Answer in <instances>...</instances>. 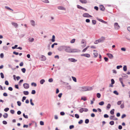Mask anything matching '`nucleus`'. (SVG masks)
<instances>
[{
    "mask_svg": "<svg viewBox=\"0 0 130 130\" xmlns=\"http://www.w3.org/2000/svg\"><path fill=\"white\" fill-rule=\"evenodd\" d=\"M79 111L80 113H82L84 111L83 108H82L80 109Z\"/></svg>",
    "mask_w": 130,
    "mask_h": 130,
    "instance_id": "603ef678",
    "label": "nucleus"
},
{
    "mask_svg": "<svg viewBox=\"0 0 130 130\" xmlns=\"http://www.w3.org/2000/svg\"><path fill=\"white\" fill-rule=\"evenodd\" d=\"M93 51L94 52L93 53V54L94 55V57L96 58L97 57L98 55V54L96 51L94 50Z\"/></svg>",
    "mask_w": 130,
    "mask_h": 130,
    "instance_id": "9b49d317",
    "label": "nucleus"
},
{
    "mask_svg": "<svg viewBox=\"0 0 130 130\" xmlns=\"http://www.w3.org/2000/svg\"><path fill=\"white\" fill-rule=\"evenodd\" d=\"M67 87V89L69 90H70L72 88L71 86L70 85L68 86Z\"/></svg>",
    "mask_w": 130,
    "mask_h": 130,
    "instance_id": "864d4df0",
    "label": "nucleus"
},
{
    "mask_svg": "<svg viewBox=\"0 0 130 130\" xmlns=\"http://www.w3.org/2000/svg\"><path fill=\"white\" fill-rule=\"evenodd\" d=\"M93 88L92 87H82L79 88V90L82 92L89 91L92 90Z\"/></svg>",
    "mask_w": 130,
    "mask_h": 130,
    "instance_id": "f257e3e1",
    "label": "nucleus"
},
{
    "mask_svg": "<svg viewBox=\"0 0 130 130\" xmlns=\"http://www.w3.org/2000/svg\"><path fill=\"white\" fill-rule=\"evenodd\" d=\"M127 68L126 66L125 65L123 67V70L124 71H126L127 70Z\"/></svg>",
    "mask_w": 130,
    "mask_h": 130,
    "instance_id": "a878e982",
    "label": "nucleus"
},
{
    "mask_svg": "<svg viewBox=\"0 0 130 130\" xmlns=\"http://www.w3.org/2000/svg\"><path fill=\"white\" fill-rule=\"evenodd\" d=\"M96 96H97V97L98 98H100V97H101V94H100V93H98L97 94Z\"/></svg>",
    "mask_w": 130,
    "mask_h": 130,
    "instance_id": "c9c22d12",
    "label": "nucleus"
},
{
    "mask_svg": "<svg viewBox=\"0 0 130 130\" xmlns=\"http://www.w3.org/2000/svg\"><path fill=\"white\" fill-rule=\"evenodd\" d=\"M36 93V91L35 90H32L31 91V93L32 94H35Z\"/></svg>",
    "mask_w": 130,
    "mask_h": 130,
    "instance_id": "680f3d73",
    "label": "nucleus"
},
{
    "mask_svg": "<svg viewBox=\"0 0 130 130\" xmlns=\"http://www.w3.org/2000/svg\"><path fill=\"white\" fill-rule=\"evenodd\" d=\"M81 100H84V101H86L87 100V99L85 97H82L81 98Z\"/></svg>",
    "mask_w": 130,
    "mask_h": 130,
    "instance_id": "7c9ffc66",
    "label": "nucleus"
},
{
    "mask_svg": "<svg viewBox=\"0 0 130 130\" xmlns=\"http://www.w3.org/2000/svg\"><path fill=\"white\" fill-rule=\"evenodd\" d=\"M41 60L42 61H45L46 59V57L44 55H41Z\"/></svg>",
    "mask_w": 130,
    "mask_h": 130,
    "instance_id": "1a4fd4ad",
    "label": "nucleus"
},
{
    "mask_svg": "<svg viewBox=\"0 0 130 130\" xmlns=\"http://www.w3.org/2000/svg\"><path fill=\"white\" fill-rule=\"evenodd\" d=\"M111 105L110 104H108L107 106V108L108 109L110 108Z\"/></svg>",
    "mask_w": 130,
    "mask_h": 130,
    "instance_id": "f704fd0d",
    "label": "nucleus"
},
{
    "mask_svg": "<svg viewBox=\"0 0 130 130\" xmlns=\"http://www.w3.org/2000/svg\"><path fill=\"white\" fill-rule=\"evenodd\" d=\"M0 75L1 78L3 79L4 77V75L3 73H0Z\"/></svg>",
    "mask_w": 130,
    "mask_h": 130,
    "instance_id": "e433bc0d",
    "label": "nucleus"
},
{
    "mask_svg": "<svg viewBox=\"0 0 130 130\" xmlns=\"http://www.w3.org/2000/svg\"><path fill=\"white\" fill-rule=\"evenodd\" d=\"M3 48L5 50H7L8 49L7 47L6 46H3Z\"/></svg>",
    "mask_w": 130,
    "mask_h": 130,
    "instance_id": "bf43d9fd",
    "label": "nucleus"
},
{
    "mask_svg": "<svg viewBox=\"0 0 130 130\" xmlns=\"http://www.w3.org/2000/svg\"><path fill=\"white\" fill-rule=\"evenodd\" d=\"M119 80L122 84V86L123 87H124L125 85L123 84L122 81V79L121 78H120Z\"/></svg>",
    "mask_w": 130,
    "mask_h": 130,
    "instance_id": "5701e85b",
    "label": "nucleus"
},
{
    "mask_svg": "<svg viewBox=\"0 0 130 130\" xmlns=\"http://www.w3.org/2000/svg\"><path fill=\"white\" fill-rule=\"evenodd\" d=\"M122 103V101H118L117 102V104L118 105H120Z\"/></svg>",
    "mask_w": 130,
    "mask_h": 130,
    "instance_id": "e2e57ef3",
    "label": "nucleus"
},
{
    "mask_svg": "<svg viewBox=\"0 0 130 130\" xmlns=\"http://www.w3.org/2000/svg\"><path fill=\"white\" fill-rule=\"evenodd\" d=\"M104 104V102L103 101H101L100 102H99V105H103Z\"/></svg>",
    "mask_w": 130,
    "mask_h": 130,
    "instance_id": "c756f323",
    "label": "nucleus"
},
{
    "mask_svg": "<svg viewBox=\"0 0 130 130\" xmlns=\"http://www.w3.org/2000/svg\"><path fill=\"white\" fill-rule=\"evenodd\" d=\"M31 85L32 86H34V87H36L37 86L36 83H32L31 84Z\"/></svg>",
    "mask_w": 130,
    "mask_h": 130,
    "instance_id": "79ce46f5",
    "label": "nucleus"
},
{
    "mask_svg": "<svg viewBox=\"0 0 130 130\" xmlns=\"http://www.w3.org/2000/svg\"><path fill=\"white\" fill-rule=\"evenodd\" d=\"M30 22L31 25L32 26H35V21L34 20H31L30 21Z\"/></svg>",
    "mask_w": 130,
    "mask_h": 130,
    "instance_id": "dca6fc26",
    "label": "nucleus"
},
{
    "mask_svg": "<svg viewBox=\"0 0 130 130\" xmlns=\"http://www.w3.org/2000/svg\"><path fill=\"white\" fill-rule=\"evenodd\" d=\"M30 102L31 104L32 105L34 106V103L32 102V99H31L30 100Z\"/></svg>",
    "mask_w": 130,
    "mask_h": 130,
    "instance_id": "de8ad7c7",
    "label": "nucleus"
},
{
    "mask_svg": "<svg viewBox=\"0 0 130 130\" xmlns=\"http://www.w3.org/2000/svg\"><path fill=\"white\" fill-rule=\"evenodd\" d=\"M114 124V122L113 121H111L109 122V124L111 125H113Z\"/></svg>",
    "mask_w": 130,
    "mask_h": 130,
    "instance_id": "72a5a7b5",
    "label": "nucleus"
},
{
    "mask_svg": "<svg viewBox=\"0 0 130 130\" xmlns=\"http://www.w3.org/2000/svg\"><path fill=\"white\" fill-rule=\"evenodd\" d=\"M18 46V45H15V46H12V48L13 49H15Z\"/></svg>",
    "mask_w": 130,
    "mask_h": 130,
    "instance_id": "5fc2aeb1",
    "label": "nucleus"
},
{
    "mask_svg": "<svg viewBox=\"0 0 130 130\" xmlns=\"http://www.w3.org/2000/svg\"><path fill=\"white\" fill-rule=\"evenodd\" d=\"M115 110L114 109H112L110 111V113L111 115H113L114 114V111Z\"/></svg>",
    "mask_w": 130,
    "mask_h": 130,
    "instance_id": "c85d7f7f",
    "label": "nucleus"
},
{
    "mask_svg": "<svg viewBox=\"0 0 130 130\" xmlns=\"http://www.w3.org/2000/svg\"><path fill=\"white\" fill-rule=\"evenodd\" d=\"M23 93L24 95H27L29 94V92L28 91H24L23 92Z\"/></svg>",
    "mask_w": 130,
    "mask_h": 130,
    "instance_id": "cd10ccee",
    "label": "nucleus"
},
{
    "mask_svg": "<svg viewBox=\"0 0 130 130\" xmlns=\"http://www.w3.org/2000/svg\"><path fill=\"white\" fill-rule=\"evenodd\" d=\"M17 103L18 104V105L19 106H20L21 105V102L20 101H18L17 102Z\"/></svg>",
    "mask_w": 130,
    "mask_h": 130,
    "instance_id": "3c124183",
    "label": "nucleus"
},
{
    "mask_svg": "<svg viewBox=\"0 0 130 130\" xmlns=\"http://www.w3.org/2000/svg\"><path fill=\"white\" fill-rule=\"evenodd\" d=\"M23 116L26 119H28V116L27 115H25L24 113H23Z\"/></svg>",
    "mask_w": 130,
    "mask_h": 130,
    "instance_id": "4c0bfd02",
    "label": "nucleus"
},
{
    "mask_svg": "<svg viewBox=\"0 0 130 130\" xmlns=\"http://www.w3.org/2000/svg\"><path fill=\"white\" fill-rule=\"evenodd\" d=\"M0 56L1 58H3L4 57V54L3 53H1L0 55Z\"/></svg>",
    "mask_w": 130,
    "mask_h": 130,
    "instance_id": "4d7b16f0",
    "label": "nucleus"
},
{
    "mask_svg": "<svg viewBox=\"0 0 130 130\" xmlns=\"http://www.w3.org/2000/svg\"><path fill=\"white\" fill-rule=\"evenodd\" d=\"M75 117L77 119H78L79 118V115L77 114H75Z\"/></svg>",
    "mask_w": 130,
    "mask_h": 130,
    "instance_id": "a18cd8bd",
    "label": "nucleus"
},
{
    "mask_svg": "<svg viewBox=\"0 0 130 130\" xmlns=\"http://www.w3.org/2000/svg\"><path fill=\"white\" fill-rule=\"evenodd\" d=\"M74 126L73 125H70L69 126V128L70 129H71L74 128Z\"/></svg>",
    "mask_w": 130,
    "mask_h": 130,
    "instance_id": "338daca9",
    "label": "nucleus"
},
{
    "mask_svg": "<svg viewBox=\"0 0 130 130\" xmlns=\"http://www.w3.org/2000/svg\"><path fill=\"white\" fill-rule=\"evenodd\" d=\"M99 39L100 42H103L105 40V38L102 37Z\"/></svg>",
    "mask_w": 130,
    "mask_h": 130,
    "instance_id": "9d476101",
    "label": "nucleus"
},
{
    "mask_svg": "<svg viewBox=\"0 0 130 130\" xmlns=\"http://www.w3.org/2000/svg\"><path fill=\"white\" fill-rule=\"evenodd\" d=\"M68 60L70 61L73 62H75L77 61V60L73 58H69Z\"/></svg>",
    "mask_w": 130,
    "mask_h": 130,
    "instance_id": "ddd939ff",
    "label": "nucleus"
},
{
    "mask_svg": "<svg viewBox=\"0 0 130 130\" xmlns=\"http://www.w3.org/2000/svg\"><path fill=\"white\" fill-rule=\"evenodd\" d=\"M83 111L87 112L88 111V109L86 108H83Z\"/></svg>",
    "mask_w": 130,
    "mask_h": 130,
    "instance_id": "13d9d810",
    "label": "nucleus"
},
{
    "mask_svg": "<svg viewBox=\"0 0 130 130\" xmlns=\"http://www.w3.org/2000/svg\"><path fill=\"white\" fill-rule=\"evenodd\" d=\"M89 47V46H88L87 47H86L82 51V52H85L87 50L88 48Z\"/></svg>",
    "mask_w": 130,
    "mask_h": 130,
    "instance_id": "2f4dec72",
    "label": "nucleus"
},
{
    "mask_svg": "<svg viewBox=\"0 0 130 130\" xmlns=\"http://www.w3.org/2000/svg\"><path fill=\"white\" fill-rule=\"evenodd\" d=\"M11 24L12 25L14 26L15 28H16L18 26V24L16 23L12 22Z\"/></svg>",
    "mask_w": 130,
    "mask_h": 130,
    "instance_id": "aec40b11",
    "label": "nucleus"
},
{
    "mask_svg": "<svg viewBox=\"0 0 130 130\" xmlns=\"http://www.w3.org/2000/svg\"><path fill=\"white\" fill-rule=\"evenodd\" d=\"M65 47V45H62L60 46L58 48V50L60 51H62L63 50H64Z\"/></svg>",
    "mask_w": 130,
    "mask_h": 130,
    "instance_id": "7ed1b4c3",
    "label": "nucleus"
},
{
    "mask_svg": "<svg viewBox=\"0 0 130 130\" xmlns=\"http://www.w3.org/2000/svg\"><path fill=\"white\" fill-rule=\"evenodd\" d=\"M28 40L29 42H32L34 40V39L33 38H29Z\"/></svg>",
    "mask_w": 130,
    "mask_h": 130,
    "instance_id": "4be33fe9",
    "label": "nucleus"
},
{
    "mask_svg": "<svg viewBox=\"0 0 130 130\" xmlns=\"http://www.w3.org/2000/svg\"><path fill=\"white\" fill-rule=\"evenodd\" d=\"M113 93L117 95H118L119 94L117 92V91L116 90H115L113 91Z\"/></svg>",
    "mask_w": 130,
    "mask_h": 130,
    "instance_id": "8fccbe9b",
    "label": "nucleus"
},
{
    "mask_svg": "<svg viewBox=\"0 0 130 130\" xmlns=\"http://www.w3.org/2000/svg\"><path fill=\"white\" fill-rule=\"evenodd\" d=\"M80 51L76 49H71V53L75 52H77Z\"/></svg>",
    "mask_w": 130,
    "mask_h": 130,
    "instance_id": "39448f33",
    "label": "nucleus"
},
{
    "mask_svg": "<svg viewBox=\"0 0 130 130\" xmlns=\"http://www.w3.org/2000/svg\"><path fill=\"white\" fill-rule=\"evenodd\" d=\"M58 44L57 43H55L52 45L51 47L52 48H53L55 45H57Z\"/></svg>",
    "mask_w": 130,
    "mask_h": 130,
    "instance_id": "473e14b6",
    "label": "nucleus"
},
{
    "mask_svg": "<svg viewBox=\"0 0 130 130\" xmlns=\"http://www.w3.org/2000/svg\"><path fill=\"white\" fill-rule=\"evenodd\" d=\"M100 10L103 11H104L105 10V8L103 6L101 5L100 6Z\"/></svg>",
    "mask_w": 130,
    "mask_h": 130,
    "instance_id": "a211bd4d",
    "label": "nucleus"
},
{
    "mask_svg": "<svg viewBox=\"0 0 130 130\" xmlns=\"http://www.w3.org/2000/svg\"><path fill=\"white\" fill-rule=\"evenodd\" d=\"M97 19L99 21L101 22L102 23H103L105 24H106L107 23V22H106L104 21L101 19H100L98 18Z\"/></svg>",
    "mask_w": 130,
    "mask_h": 130,
    "instance_id": "f3484780",
    "label": "nucleus"
},
{
    "mask_svg": "<svg viewBox=\"0 0 130 130\" xmlns=\"http://www.w3.org/2000/svg\"><path fill=\"white\" fill-rule=\"evenodd\" d=\"M80 2L83 4H86L87 3L86 0H79Z\"/></svg>",
    "mask_w": 130,
    "mask_h": 130,
    "instance_id": "6ab92c4d",
    "label": "nucleus"
},
{
    "mask_svg": "<svg viewBox=\"0 0 130 130\" xmlns=\"http://www.w3.org/2000/svg\"><path fill=\"white\" fill-rule=\"evenodd\" d=\"M114 27L115 29L116 30L120 28V26L118 23H115L114 24Z\"/></svg>",
    "mask_w": 130,
    "mask_h": 130,
    "instance_id": "423d86ee",
    "label": "nucleus"
},
{
    "mask_svg": "<svg viewBox=\"0 0 130 130\" xmlns=\"http://www.w3.org/2000/svg\"><path fill=\"white\" fill-rule=\"evenodd\" d=\"M100 41H99V39H98V40H96L94 42V43L95 44H97L98 43H100Z\"/></svg>",
    "mask_w": 130,
    "mask_h": 130,
    "instance_id": "49530a36",
    "label": "nucleus"
},
{
    "mask_svg": "<svg viewBox=\"0 0 130 130\" xmlns=\"http://www.w3.org/2000/svg\"><path fill=\"white\" fill-rule=\"evenodd\" d=\"M55 37L54 35H53L52 37V38L51 39V41L52 42H54L55 41Z\"/></svg>",
    "mask_w": 130,
    "mask_h": 130,
    "instance_id": "412c9836",
    "label": "nucleus"
},
{
    "mask_svg": "<svg viewBox=\"0 0 130 130\" xmlns=\"http://www.w3.org/2000/svg\"><path fill=\"white\" fill-rule=\"evenodd\" d=\"M92 23L93 25H95L96 24V21L95 20H92Z\"/></svg>",
    "mask_w": 130,
    "mask_h": 130,
    "instance_id": "c03bdc74",
    "label": "nucleus"
},
{
    "mask_svg": "<svg viewBox=\"0 0 130 130\" xmlns=\"http://www.w3.org/2000/svg\"><path fill=\"white\" fill-rule=\"evenodd\" d=\"M111 82L112 84H113L115 83V81L113 79H111Z\"/></svg>",
    "mask_w": 130,
    "mask_h": 130,
    "instance_id": "6e6d98bb",
    "label": "nucleus"
},
{
    "mask_svg": "<svg viewBox=\"0 0 130 130\" xmlns=\"http://www.w3.org/2000/svg\"><path fill=\"white\" fill-rule=\"evenodd\" d=\"M24 88L26 89H28L29 87V85L27 83H25L23 85Z\"/></svg>",
    "mask_w": 130,
    "mask_h": 130,
    "instance_id": "0eeeda50",
    "label": "nucleus"
},
{
    "mask_svg": "<svg viewBox=\"0 0 130 130\" xmlns=\"http://www.w3.org/2000/svg\"><path fill=\"white\" fill-rule=\"evenodd\" d=\"M75 39H73L71 40L70 41V43H73L74 42Z\"/></svg>",
    "mask_w": 130,
    "mask_h": 130,
    "instance_id": "a19ab883",
    "label": "nucleus"
},
{
    "mask_svg": "<svg viewBox=\"0 0 130 130\" xmlns=\"http://www.w3.org/2000/svg\"><path fill=\"white\" fill-rule=\"evenodd\" d=\"M124 105L123 103L120 106V108H123L124 107Z\"/></svg>",
    "mask_w": 130,
    "mask_h": 130,
    "instance_id": "052dcab7",
    "label": "nucleus"
},
{
    "mask_svg": "<svg viewBox=\"0 0 130 130\" xmlns=\"http://www.w3.org/2000/svg\"><path fill=\"white\" fill-rule=\"evenodd\" d=\"M107 55L110 59H112L113 57V55L111 54L110 53H107Z\"/></svg>",
    "mask_w": 130,
    "mask_h": 130,
    "instance_id": "4468645a",
    "label": "nucleus"
},
{
    "mask_svg": "<svg viewBox=\"0 0 130 130\" xmlns=\"http://www.w3.org/2000/svg\"><path fill=\"white\" fill-rule=\"evenodd\" d=\"M81 56H84L87 58H89L90 57V55L88 54H81Z\"/></svg>",
    "mask_w": 130,
    "mask_h": 130,
    "instance_id": "f8f14e48",
    "label": "nucleus"
},
{
    "mask_svg": "<svg viewBox=\"0 0 130 130\" xmlns=\"http://www.w3.org/2000/svg\"><path fill=\"white\" fill-rule=\"evenodd\" d=\"M45 81L44 79H42L40 80V83L41 84H43Z\"/></svg>",
    "mask_w": 130,
    "mask_h": 130,
    "instance_id": "b1692460",
    "label": "nucleus"
},
{
    "mask_svg": "<svg viewBox=\"0 0 130 130\" xmlns=\"http://www.w3.org/2000/svg\"><path fill=\"white\" fill-rule=\"evenodd\" d=\"M61 103L59 102H58L57 103V105L58 106V107H60Z\"/></svg>",
    "mask_w": 130,
    "mask_h": 130,
    "instance_id": "0e129e2a",
    "label": "nucleus"
},
{
    "mask_svg": "<svg viewBox=\"0 0 130 130\" xmlns=\"http://www.w3.org/2000/svg\"><path fill=\"white\" fill-rule=\"evenodd\" d=\"M64 50L66 52L71 53V48L69 46H65Z\"/></svg>",
    "mask_w": 130,
    "mask_h": 130,
    "instance_id": "f03ea898",
    "label": "nucleus"
},
{
    "mask_svg": "<svg viewBox=\"0 0 130 130\" xmlns=\"http://www.w3.org/2000/svg\"><path fill=\"white\" fill-rule=\"evenodd\" d=\"M42 1L46 3H48L49 2L48 0H42Z\"/></svg>",
    "mask_w": 130,
    "mask_h": 130,
    "instance_id": "bb28decb",
    "label": "nucleus"
},
{
    "mask_svg": "<svg viewBox=\"0 0 130 130\" xmlns=\"http://www.w3.org/2000/svg\"><path fill=\"white\" fill-rule=\"evenodd\" d=\"M8 114L7 113H5L3 115V117L5 118H6L8 117Z\"/></svg>",
    "mask_w": 130,
    "mask_h": 130,
    "instance_id": "393cba45",
    "label": "nucleus"
},
{
    "mask_svg": "<svg viewBox=\"0 0 130 130\" xmlns=\"http://www.w3.org/2000/svg\"><path fill=\"white\" fill-rule=\"evenodd\" d=\"M9 110V108H6L4 109V111L5 112Z\"/></svg>",
    "mask_w": 130,
    "mask_h": 130,
    "instance_id": "774afa93",
    "label": "nucleus"
},
{
    "mask_svg": "<svg viewBox=\"0 0 130 130\" xmlns=\"http://www.w3.org/2000/svg\"><path fill=\"white\" fill-rule=\"evenodd\" d=\"M21 71L23 73H25L26 71V69L25 68H23L21 69Z\"/></svg>",
    "mask_w": 130,
    "mask_h": 130,
    "instance_id": "09e8293b",
    "label": "nucleus"
},
{
    "mask_svg": "<svg viewBox=\"0 0 130 130\" xmlns=\"http://www.w3.org/2000/svg\"><path fill=\"white\" fill-rule=\"evenodd\" d=\"M48 81L50 82H52L53 81V79L52 78H50L49 79Z\"/></svg>",
    "mask_w": 130,
    "mask_h": 130,
    "instance_id": "69168bd1",
    "label": "nucleus"
},
{
    "mask_svg": "<svg viewBox=\"0 0 130 130\" xmlns=\"http://www.w3.org/2000/svg\"><path fill=\"white\" fill-rule=\"evenodd\" d=\"M83 16L84 17L89 18L92 17V16L89 15L88 13H84L83 14Z\"/></svg>",
    "mask_w": 130,
    "mask_h": 130,
    "instance_id": "20e7f679",
    "label": "nucleus"
},
{
    "mask_svg": "<svg viewBox=\"0 0 130 130\" xmlns=\"http://www.w3.org/2000/svg\"><path fill=\"white\" fill-rule=\"evenodd\" d=\"M109 118L110 120H118V118L115 117L114 115L113 116H111L109 117Z\"/></svg>",
    "mask_w": 130,
    "mask_h": 130,
    "instance_id": "6e6552de",
    "label": "nucleus"
},
{
    "mask_svg": "<svg viewBox=\"0 0 130 130\" xmlns=\"http://www.w3.org/2000/svg\"><path fill=\"white\" fill-rule=\"evenodd\" d=\"M89 120L88 119H86L85 121V123L86 124H88L89 123Z\"/></svg>",
    "mask_w": 130,
    "mask_h": 130,
    "instance_id": "ea45409f",
    "label": "nucleus"
},
{
    "mask_svg": "<svg viewBox=\"0 0 130 130\" xmlns=\"http://www.w3.org/2000/svg\"><path fill=\"white\" fill-rule=\"evenodd\" d=\"M72 78L73 80L75 82H76V79L75 77H73V76H72Z\"/></svg>",
    "mask_w": 130,
    "mask_h": 130,
    "instance_id": "37998d69",
    "label": "nucleus"
},
{
    "mask_svg": "<svg viewBox=\"0 0 130 130\" xmlns=\"http://www.w3.org/2000/svg\"><path fill=\"white\" fill-rule=\"evenodd\" d=\"M5 8H6V9H8V10H12V11H13V10L12 9H11L8 6H6L5 7Z\"/></svg>",
    "mask_w": 130,
    "mask_h": 130,
    "instance_id": "58836bf2",
    "label": "nucleus"
},
{
    "mask_svg": "<svg viewBox=\"0 0 130 130\" xmlns=\"http://www.w3.org/2000/svg\"><path fill=\"white\" fill-rule=\"evenodd\" d=\"M58 8L59 10H66V8L62 6H58Z\"/></svg>",
    "mask_w": 130,
    "mask_h": 130,
    "instance_id": "2eb2a0df",
    "label": "nucleus"
}]
</instances>
